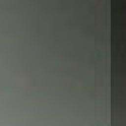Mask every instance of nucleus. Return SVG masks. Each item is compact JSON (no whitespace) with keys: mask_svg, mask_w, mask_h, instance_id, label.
<instances>
[{"mask_svg":"<svg viewBox=\"0 0 126 126\" xmlns=\"http://www.w3.org/2000/svg\"><path fill=\"white\" fill-rule=\"evenodd\" d=\"M86 1H88V0H86Z\"/></svg>","mask_w":126,"mask_h":126,"instance_id":"3","label":"nucleus"},{"mask_svg":"<svg viewBox=\"0 0 126 126\" xmlns=\"http://www.w3.org/2000/svg\"><path fill=\"white\" fill-rule=\"evenodd\" d=\"M109 49H110V43L111 42V38H110V26H111V22L110 21V17H109Z\"/></svg>","mask_w":126,"mask_h":126,"instance_id":"1","label":"nucleus"},{"mask_svg":"<svg viewBox=\"0 0 126 126\" xmlns=\"http://www.w3.org/2000/svg\"><path fill=\"white\" fill-rule=\"evenodd\" d=\"M109 54H110V51H109Z\"/></svg>","mask_w":126,"mask_h":126,"instance_id":"5","label":"nucleus"},{"mask_svg":"<svg viewBox=\"0 0 126 126\" xmlns=\"http://www.w3.org/2000/svg\"><path fill=\"white\" fill-rule=\"evenodd\" d=\"M109 74H110V70H109Z\"/></svg>","mask_w":126,"mask_h":126,"instance_id":"4","label":"nucleus"},{"mask_svg":"<svg viewBox=\"0 0 126 126\" xmlns=\"http://www.w3.org/2000/svg\"><path fill=\"white\" fill-rule=\"evenodd\" d=\"M109 11L111 8V0H109Z\"/></svg>","mask_w":126,"mask_h":126,"instance_id":"2","label":"nucleus"}]
</instances>
